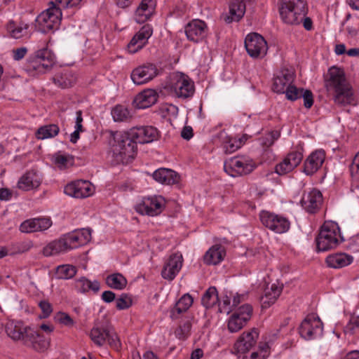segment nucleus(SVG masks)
<instances>
[{"mask_svg": "<svg viewBox=\"0 0 359 359\" xmlns=\"http://www.w3.org/2000/svg\"><path fill=\"white\" fill-rule=\"evenodd\" d=\"M325 85L329 94L332 96L334 104L337 106L357 104V96L352 86L346 80L342 69L335 66L330 67L325 80Z\"/></svg>", "mask_w": 359, "mask_h": 359, "instance_id": "nucleus-1", "label": "nucleus"}, {"mask_svg": "<svg viewBox=\"0 0 359 359\" xmlns=\"http://www.w3.org/2000/svg\"><path fill=\"white\" fill-rule=\"evenodd\" d=\"M129 132L116 133L111 144L112 157L116 163H128L137 154V143L130 137Z\"/></svg>", "mask_w": 359, "mask_h": 359, "instance_id": "nucleus-2", "label": "nucleus"}, {"mask_svg": "<svg viewBox=\"0 0 359 359\" xmlns=\"http://www.w3.org/2000/svg\"><path fill=\"white\" fill-rule=\"evenodd\" d=\"M55 63V56L48 48L37 50L29 56L24 65V69L29 74H43L49 71Z\"/></svg>", "mask_w": 359, "mask_h": 359, "instance_id": "nucleus-3", "label": "nucleus"}, {"mask_svg": "<svg viewBox=\"0 0 359 359\" xmlns=\"http://www.w3.org/2000/svg\"><path fill=\"white\" fill-rule=\"evenodd\" d=\"M306 13V4L303 0H284L280 8L283 20L290 25L299 24Z\"/></svg>", "mask_w": 359, "mask_h": 359, "instance_id": "nucleus-4", "label": "nucleus"}, {"mask_svg": "<svg viewBox=\"0 0 359 359\" xmlns=\"http://www.w3.org/2000/svg\"><path fill=\"white\" fill-rule=\"evenodd\" d=\"M339 229L334 223H324L316 238L318 251H327L339 244Z\"/></svg>", "mask_w": 359, "mask_h": 359, "instance_id": "nucleus-5", "label": "nucleus"}, {"mask_svg": "<svg viewBox=\"0 0 359 359\" xmlns=\"http://www.w3.org/2000/svg\"><path fill=\"white\" fill-rule=\"evenodd\" d=\"M62 19V11L51 1L50 6L39 14L36 20L39 29L43 33L57 29Z\"/></svg>", "mask_w": 359, "mask_h": 359, "instance_id": "nucleus-6", "label": "nucleus"}, {"mask_svg": "<svg viewBox=\"0 0 359 359\" xmlns=\"http://www.w3.org/2000/svg\"><path fill=\"white\" fill-rule=\"evenodd\" d=\"M256 168L253 160L246 156H235L226 161L224 164V171L231 177L250 174Z\"/></svg>", "mask_w": 359, "mask_h": 359, "instance_id": "nucleus-7", "label": "nucleus"}, {"mask_svg": "<svg viewBox=\"0 0 359 359\" xmlns=\"http://www.w3.org/2000/svg\"><path fill=\"white\" fill-rule=\"evenodd\" d=\"M323 330V323L314 314L308 315L299 327V333L305 340H312L320 337Z\"/></svg>", "mask_w": 359, "mask_h": 359, "instance_id": "nucleus-8", "label": "nucleus"}, {"mask_svg": "<svg viewBox=\"0 0 359 359\" xmlns=\"http://www.w3.org/2000/svg\"><path fill=\"white\" fill-rule=\"evenodd\" d=\"M252 313V307L245 304L238 308L229 317L227 327L230 332L241 330L250 320Z\"/></svg>", "mask_w": 359, "mask_h": 359, "instance_id": "nucleus-9", "label": "nucleus"}, {"mask_svg": "<svg viewBox=\"0 0 359 359\" xmlns=\"http://www.w3.org/2000/svg\"><path fill=\"white\" fill-rule=\"evenodd\" d=\"M172 90L176 97L187 99L193 96L195 92L194 81L183 73H177L173 78Z\"/></svg>", "mask_w": 359, "mask_h": 359, "instance_id": "nucleus-10", "label": "nucleus"}, {"mask_svg": "<svg viewBox=\"0 0 359 359\" xmlns=\"http://www.w3.org/2000/svg\"><path fill=\"white\" fill-rule=\"evenodd\" d=\"M245 47L249 55L254 58L264 57L268 49L265 39L260 34L255 32L246 36Z\"/></svg>", "mask_w": 359, "mask_h": 359, "instance_id": "nucleus-11", "label": "nucleus"}, {"mask_svg": "<svg viewBox=\"0 0 359 359\" xmlns=\"http://www.w3.org/2000/svg\"><path fill=\"white\" fill-rule=\"evenodd\" d=\"M259 217L262 224L276 233H285L290 228V222L282 216L263 210Z\"/></svg>", "mask_w": 359, "mask_h": 359, "instance_id": "nucleus-12", "label": "nucleus"}, {"mask_svg": "<svg viewBox=\"0 0 359 359\" xmlns=\"http://www.w3.org/2000/svg\"><path fill=\"white\" fill-rule=\"evenodd\" d=\"M64 192L74 198H83L93 194L94 187L89 181L77 180L65 186Z\"/></svg>", "mask_w": 359, "mask_h": 359, "instance_id": "nucleus-13", "label": "nucleus"}, {"mask_svg": "<svg viewBox=\"0 0 359 359\" xmlns=\"http://www.w3.org/2000/svg\"><path fill=\"white\" fill-rule=\"evenodd\" d=\"M208 30L206 23L198 19L191 20L184 27L187 39L194 43H198L205 39L208 34Z\"/></svg>", "mask_w": 359, "mask_h": 359, "instance_id": "nucleus-14", "label": "nucleus"}, {"mask_svg": "<svg viewBox=\"0 0 359 359\" xmlns=\"http://www.w3.org/2000/svg\"><path fill=\"white\" fill-rule=\"evenodd\" d=\"M158 74V69L153 64H147L135 68L130 74L133 83L142 85L154 79Z\"/></svg>", "mask_w": 359, "mask_h": 359, "instance_id": "nucleus-15", "label": "nucleus"}, {"mask_svg": "<svg viewBox=\"0 0 359 359\" xmlns=\"http://www.w3.org/2000/svg\"><path fill=\"white\" fill-rule=\"evenodd\" d=\"M128 132L137 144L150 143L156 140L159 137L158 130L153 126L134 127Z\"/></svg>", "mask_w": 359, "mask_h": 359, "instance_id": "nucleus-16", "label": "nucleus"}, {"mask_svg": "<svg viewBox=\"0 0 359 359\" xmlns=\"http://www.w3.org/2000/svg\"><path fill=\"white\" fill-rule=\"evenodd\" d=\"M163 204L161 196L144 198L142 203L136 206V210L142 215L156 216L162 212Z\"/></svg>", "mask_w": 359, "mask_h": 359, "instance_id": "nucleus-17", "label": "nucleus"}, {"mask_svg": "<svg viewBox=\"0 0 359 359\" xmlns=\"http://www.w3.org/2000/svg\"><path fill=\"white\" fill-rule=\"evenodd\" d=\"M23 344L37 352L45 351L49 345L43 335L39 334L32 328H29L22 340Z\"/></svg>", "mask_w": 359, "mask_h": 359, "instance_id": "nucleus-18", "label": "nucleus"}, {"mask_svg": "<svg viewBox=\"0 0 359 359\" xmlns=\"http://www.w3.org/2000/svg\"><path fill=\"white\" fill-rule=\"evenodd\" d=\"M152 28L149 25H144L133 37L128 48L130 53H135L142 49L152 35Z\"/></svg>", "mask_w": 359, "mask_h": 359, "instance_id": "nucleus-19", "label": "nucleus"}, {"mask_svg": "<svg viewBox=\"0 0 359 359\" xmlns=\"http://www.w3.org/2000/svg\"><path fill=\"white\" fill-rule=\"evenodd\" d=\"M303 158V154L297 151L289 153L281 163L276 165V172L280 175H285L292 171L299 165Z\"/></svg>", "mask_w": 359, "mask_h": 359, "instance_id": "nucleus-20", "label": "nucleus"}, {"mask_svg": "<svg viewBox=\"0 0 359 359\" xmlns=\"http://www.w3.org/2000/svg\"><path fill=\"white\" fill-rule=\"evenodd\" d=\"M258 335L259 334L256 329H253L250 332H244L234 344V353H244L249 351L255 344Z\"/></svg>", "mask_w": 359, "mask_h": 359, "instance_id": "nucleus-21", "label": "nucleus"}, {"mask_svg": "<svg viewBox=\"0 0 359 359\" xmlns=\"http://www.w3.org/2000/svg\"><path fill=\"white\" fill-rule=\"evenodd\" d=\"M42 178L40 174L34 170L26 172L18 180V188L27 191L37 189L41 184Z\"/></svg>", "mask_w": 359, "mask_h": 359, "instance_id": "nucleus-22", "label": "nucleus"}, {"mask_svg": "<svg viewBox=\"0 0 359 359\" xmlns=\"http://www.w3.org/2000/svg\"><path fill=\"white\" fill-rule=\"evenodd\" d=\"M182 261L181 255H172L161 271L163 278L169 280H173L182 268Z\"/></svg>", "mask_w": 359, "mask_h": 359, "instance_id": "nucleus-23", "label": "nucleus"}, {"mask_svg": "<svg viewBox=\"0 0 359 359\" xmlns=\"http://www.w3.org/2000/svg\"><path fill=\"white\" fill-rule=\"evenodd\" d=\"M322 202L321 192L315 189L304 195L301 201L302 207L309 213L316 212L320 208Z\"/></svg>", "mask_w": 359, "mask_h": 359, "instance_id": "nucleus-24", "label": "nucleus"}, {"mask_svg": "<svg viewBox=\"0 0 359 359\" xmlns=\"http://www.w3.org/2000/svg\"><path fill=\"white\" fill-rule=\"evenodd\" d=\"M325 158L323 150L312 152L304 161V171L307 175L314 174L323 165Z\"/></svg>", "mask_w": 359, "mask_h": 359, "instance_id": "nucleus-25", "label": "nucleus"}, {"mask_svg": "<svg viewBox=\"0 0 359 359\" xmlns=\"http://www.w3.org/2000/svg\"><path fill=\"white\" fill-rule=\"evenodd\" d=\"M29 327L25 326L22 321L8 320L5 324V331L8 337L14 341H22Z\"/></svg>", "mask_w": 359, "mask_h": 359, "instance_id": "nucleus-26", "label": "nucleus"}, {"mask_svg": "<svg viewBox=\"0 0 359 359\" xmlns=\"http://www.w3.org/2000/svg\"><path fill=\"white\" fill-rule=\"evenodd\" d=\"M158 93L153 89H146L137 94L133 101L136 108L146 109L154 104L158 100Z\"/></svg>", "mask_w": 359, "mask_h": 359, "instance_id": "nucleus-27", "label": "nucleus"}, {"mask_svg": "<svg viewBox=\"0 0 359 359\" xmlns=\"http://www.w3.org/2000/svg\"><path fill=\"white\" fill-rule=\"evenodd\" d=\"M245 4L241 0H232L229 5L228 14L223 15L224 22L230 24L233 22H238L245 15Z\"/></svg>", "mask_w": 359, "mask_h": 359, "instance_id": "nucleus-28", "label": "nucleus"}, {"mask_svg": "<svg viewBox=\"0 0 359 359\" xmlns=\"http://www.w3.org/2000/svg\"><path fill=\"white\" fill-rule=\"evenodd\" d=\"M110 325L105 323H96L90 332V337L93 343L102 346L107 341L109 335Z\"/></svg>", "mask_w": 359, "mask_h": 359, "instance_id": "nucleus-29", "label": "nucleus"}, {"mask_svg": "<svg viewBox=\"0 0 359 359\" xmlns=\"http://www.w3.org/2000/svg\"><path fill=\"white\" fill-rule=\"evenodd\" d=\"M69 250L67 243L62 236L57 240L53 241L43 248V255L46 257L55 256Z\"/></svg>", "mask_w": 359, "mask_h": 359, "instance_id": "nucleus-30", "label": "nucleus"}, {"mask_svg": "<svg viewBox=\"0 0 359 359\" xmlns=\"http://www.w3.org/2000/svg\"><path fill=\"white\" fill-rule=\"evenodd\" d=\"M294 80L293 74L288 70L283 71L274 78L273 90L278 93H284L287 87L291 86Z\"/></svg>", "mask_w": 359, "mask_h": 359, "instance_id": "nucleus-31", "label": "nucleus"}, {"mask_svg": "<svg viewBox=\"0 0 359 359\" xmlns=\"http://www.w3.org/2000/svg\"><path fill=\"white\" fill-rule=\"evenodd\" d=\"M53 81L58 87L66 88L76 82V76L69 69H62L55 74Z\"/></svg>", "mask_w": 359, "mask_h": 359, "instance_id": "nucleus-32", "label": "nucleus"}, {"mask_svg": "<svg viewBox=\"0 0 359 359\" xmlns=\"http://www.w3.org/2000/svg\"><path fill=\"white\" fill-rule=\"evenodd\" d=\"M152 176L156 182L164 184H173L177 183L180 180V177L176 172L167 168L156 170Z\"/></svg>", "mask_w": 359, "mask_h": 359, "instance_id": "nucleus-33", "label": "nucleus"}, {"mask_svg": "<svg viewBox=\"0 0 359 359\" xmlns=\"http://www.w3.org/2000/svg\"><path fill=\"white\" fill-rule=\"evenodd\" d=\"M225 254L223 246L215 245L205 252L203 257L204 262L208 265H216L224 259Z\"/></svg>", "mask_w": 359, "mask_h": 359, "instance_id": "nucleus-34", "label": "nucleus"}, {"mask_svg": "<svg viewBox=\"0 0 359 359\" xmlns=\"http://www.w3.org/2000/svg\"><path fill=\"white\" fill-rule=\"evenodd\" d=\"M353 257L346 253H335L330 255L326 258V263L329 267L339 269L345 267L352 263Z\"/></svg>", "mask_w": 359, "mask_h": 359, "instance_id": "nucleus-35", "label": "nucleus"}, {"mask_svg": "<svg viewBox=\"0 0 359 359\" xmlns=\"http://www.w3.org/2000/svg\"><path fill=\"white\" fill-rule=\"evenodd\" d=\"M154 8V0H142L135 13L136 21L139 23L146 21L152 15Z\"/></svg>", "mask_w": 359, "mask_h": 359, "instance_id": "nucleus-36", "label": "nucleus"}, {"mask_svg": "<svg viewBox=\"0 0 359 359\" xmlns=\"http://www.w3.org/2000/svg\"><path fill=\"white\" fill-rule=\"evenodd\" d=\"M282 290V286L275 283L272 284L270 287H267L264 295L261 299L262 307L267 308L274 304L281 294Z\"/></svg>", "mask_w": 359, "mask_h": 359, "instance_id": "nucleus-37", "label": "nucleus"}, {"mask_svg": "<svg viewBox=\"0 0 359 359\" xmlns=\"http://www.w3.org/2000/svg\"><path fill=\"white\" fill-rule=\"evenodd\" d=\"M193 302V298L189 294H184L175 304L174 308L171 310V318H176L177 315L187 311L192 305Z\"/></svg>", "mask_w": 359, "mask_h": 359, "instance_id": "nucleus-38", "label": "nucleus"}, {"mask_svg": "<svg viewBox=\"0 0 359 359\" xmlns=\"http://www.w3.org/2000/svg\"><path fill=\"white\" fill-rule=\"evenodd\" d=\"M60 131V128L56 124H48L41 126L36 132V137L39 140H44L55 137Z\"/></svg>", "mask_w": 359, "mask_h": 359, "instance_id": "nucleus-39", "label": "nucleus"}, {"mask_svg": "<svg viewBox=\"0 0 359 359\" xmlns=\"http://www.w3.org/2000/svg\"><path fill=\"white\" fill-rule=\"evenodd\" d=\"M127 283L126 278L119 273L109 275L106 278L107 285L114 290H121L124 289Z\"/></svg>", "mask_w": 359, "mask_h": 359, "instance_id": "nucleus-40", "label": "nucleus"}, {"mask_svg": "<svg viewBox=\"0 0 359 359\" xmlns=\"http://www.w3.org/2000/svg\"><path fill=\"white\" fill-rule=\"evenodd\" d=\"M28 27L27 24L24 22L17 24L13 21L9 22L6 26L11 36L15 39H20L24 36L27 34Z\"/></svg>", "mask_w": 359, "mask_h": 359, "instance_id": "nucleus-41", "label": "nucleus"}, {"mask_svg": "<svg viewBox=\"0 0 359 359\" xmlns=\"http://www.w3.org/2000/svg\"><path fill=\"white\" fill-rule=\"evenodd\" d=\"M52 160L53 163L60 169H65L72 166L74 163V157L69 154H65L61 151L55 153Z\"/></svg>", "mask_w": 359, "mask_h": 359, "instance_id": "nucleus-42", "label": "nucleus"}, {"mask_svg": "<svg viewBox=\"0 0 359 359\" xmlns=\"http://www.w3.org/2000/svg\"><path fill=\"white\" fill-rule=\"evenodd\" d=\"M218 301V294L215 287H210L201 299L202 304L206 308L212 307Z\"/></svg>", "mask_w": 359, "mask_h": 359, "instance_id": "nucleus-43", "label": "nucleus"}, {"mask_svg": "<svg viewBox=\"0 0 359 359\" xmlns=\"http://www.w3.org/2000/svg\"><path fill=\"white\" fill-rule=\"evenodd\" d=\"M76 287L81 292H86L89 290H93L94 292H97L100 290V283L97 280L91 282L85 277L79 278L76 281Z\"/></svg>", "mask_w": 359, "mask_h": 359, "instance_id": "nucleus-44", "label": "nucleus"}, {"mask_svg": "<svg viewBox=\"0 0 359 359\" xmlns=\"http://www.w3.org/2000/svg\"><path fill=\"white\" fill-rule=\"evenodd\" d=\"M76 268L70 264H63L56 268L55 274L59 279H70L76 273Z\"/></svg>", "mask_w": 359, "mask_h": 359, "instance_id": "nucleus-45", "label": "nucleus"}, {"mask_svg": "<svg viewBox=\"0 0 359 359\" xmlns=\"http://www.w3.org/2000/svg\"><path fill=\"white\" fill-rule=\"evenodd\" d=\"M111 115L114 121H126L130 118L128 109L121 105L116 106L111 111Z\"/></svg>", "mask_w": 359, "mask_h": 359, "instance_id": "nucleus-46", "label": "nucleus"}, {"mask_svg": "<svg viewBox=\"0 0 359 359\" xmlns=\"http://www.w3.org/2000/svg\"><path fill=\"white\" fill-rule=\"evenodd\" d=\"M242 145L241 139H236L231 137H226L223 142V149L226 153L231 154L238 150Z\"/></svg>", "mask_w": 359, "mask_h": 359, "instance_id": "nucleus-47", "label": "nucleus"}, {"mask_svg": "<svg viewBox=\"0 0 359 359\" xmlns=\"http://www.w3.org/2000/svg\"><path fill=\"white\" fill-rule=\"evenodd\" d=\"M63 236L66 241V243H67V246L69 250L76 248L81 245H83L82 243H80L79 236L76 231L65 234Z\"/></svg>", "mask_w": 359, "mask_h": 359, "instance_id": "nucleus-48", "label": "nucleus"}, {"mask_svg": "<svg viewBox=\"0 0 359 359\" xmlns=\"http://www.w3.org/2000/svg\"><path fill=\"white\" fill-rule=\"evenodd\" d=\"M303 90L304 88H297L295 86L291 84V86L287 87L286 91L284 93H285L287 100L294 101L301 98Z\"/></svg>", "mask_w": 359, "mask_h": 359, "instance_id": "nucleus-49", "label": "nucleus"}, {"mask_svg": "<svg viewBox=\"0 0 359 359\" xmlns=\"http://www.w3.org/2000/svg\"><path fill=\"white\" fill-rule=\"evenodd\" d=\"M20 230L23 233H32L38 231L36 219H30L23 222L20 226Z\"/></svg>", "mask_w": 359, "mask_h": 359, "instance_id": "nucleus-50", "label": "nucleus"}, {"mask_svg": "<svg viewBox=\"0 0 359 359\" xmlns=\"http://www.w3.org/2000/svg\"><path fill=\"white\" fill-rule=\"evenodd\" d=\"M132 305V299L127 294H122L119 298L116 300V307L118 310L128 309Z\"/></svg>", "mask_w": 359, "mask_h": 359, "instance_id": "nucleus-51", "label": "nucleus"}, {"mask_svg": "<svg viewBox=\"0 0 359 359\" xmlns=\"http://www.w3.org/2000/svg\"><path fill=\"white\" fill-rule=\"evenodd\" d=\"M191 324L187 321L179 327L175 331V334L180 339H185L190 334Z\"/></svg>", "mask_w": 359, "mask_h": 359, "instance_id": "nucleus-52", "label": "nucleus"}, {"mask_svg": "<svg viewBox=\"0 0 359 359\" xmlns=\"http://www.w3.org/2000/svg\"><path fill=\"white\" fill-rule=\"evenodd\" d=\"M280 136L278 131H271L262 139V145L265 148L271 147Z\"/></svg>", "mask_w": 359, "mask_h": 359, "instance_id": "nucleus-53", "label": "nucleus"}, {"mask_svg": "<svg viewBox=\"0 0 359 359\" xmlns=\"http://www.w3.org/2000/svg\"><path fill=\"white\" fill-rule=\"evenodd\" d=\"M109 335H107V341L111 347L114 348L116 350H118L121 347V341L119 338L118 337L116 333L114 331V329L110 326Z\"/></svg>", "mask_w": 359, "mask_h": 359, "instance_id": "nucleus-54", "label": "nucleus"}, {"mask_svg": "<svg viewBox=\"0 0 359 359\" xmlns=\"http://www.w3.org/2000/svg\"><path fill=\"white\" fill-rule=\"evenodd\" d=\"M350 172L354 180H359V151L355 154L350 165Z\"/></svg>", "mask_w": 359, "mask_h": 359, "instance_id": "nucleus-55", "label": "nucleus"}, {"mask_svg": "<svg viewBox=\"0 0 359 359\" xmlns=\"http://www.w3.org/2000/svg\"><path fill=\"white\" fill-rule=\"evenodd\" d=\"M359 327V316H351L349 322L344 327V332L346 334H353L355 328Z\"/></svg>", "mask_w": 359, "mask_h": 359, "instance_id": "nucleus-56", "label": "nucleus"}, {"mask_svg": "<svg viewBox=\"0 0 359 359\" xmlns=\"http://www.w3.org/2000/svg\"><path fill=\"white\" fill-rule=\"evenodd\" d=\"M79 236L80 243L83 245L87 244L91 240V230L90 229H81L76 230Z\"/></svg>", "mask_w": 359, "mask_h": 359, "instance_id": "nucleus-57", "label": "nucleus"}, {"mask_svg": "<svg viewBox=\"0 0 359 359\" xmlns=\"http://www.w3.org/2000/svg\"><path fill=\"white\" fill-rule=\"evenodd\" d=\"M81 0H55V4L62 11V8H72L78 6Z\"/></svg>", "mask_w": 359, "mask_h": 359, "instance_id": "nucleus-58", "label": "nucleus"}, {"mask_svg": "<svg viewBox=\"0 0 359 359\" xmlns=\"http://www.w3.org/2000/svg\"><path fill=\"white\" fill-rule=\"evenodd\" d=\"M13 197H18V193L16 191H13L8 188L0 189V201H10Z\"/></svg>", "mask_w": 359, "mask_h": 359, "instance_id": "nucleus-59", "label": "nucleus"}, {"mask_svg": "<svg viewBox=\"0 0 359 359\" xmlns=\"http://www.w3.org/2000/svg\"><path fill=\"white\" fill-rule=\"evenodd\" d=\"M39 306L42 311V315L41 316V318H48L53 311L52 305L46 300L41 301L39 303Z\"/></svg>", "mask_w": 359, "mask_h": 359, "instance_id": "nucleus-60", "label": "nucleus"}, {"mask_svg": "<svg viewBox=\"0 0 359 359\" xmlns=\"http://www.w3.org/2000/svg\"><path fill=\"white\" fill-rule=\"evenodd\" d=\"M38 231H43L48 229L51 225L52 222L49 218H35Z\"/></svg>", "mask_w": 359, "mask_h": 359, "instance_id": "nucleus-61", "label": "nucleus"}, {"mask_svg": "<svg viewBox=\"0 0 359 359\" xmlns=\"http://www.w3.org/2000/svg\"><path fill=\"white\" fill-rule=\"evenodd\" d=\"M301 97L304 99V105L306 108H311L313 104V97L311 90H303L302 95Z\"/></svg>", "mask_w": 359, "mask_h": 359, "instance_id": "nucleus-62", "label": "nucleus"}, {"mask_svg": "<svg viewBox=\"0 0 359 359\" xmlns=\"http://www.w3.org/2000/svg\"><path fill=\"white\" fill-rule=\"evenodd\" d=\"M57 320L61 323L66 326L71 327L74 325V320L67 313H58L57 316Z\"/></svg>", "mask_w": 359, "mask_h": 359, "instance_id": "nucleus-63", "label": "nucleus"}, {"mask_svg": "<svg viewBox=\"0 0 359 359\" xmlns=\"http://www.w3.org/2000/svg\"><path fill=\"white\" fill-rule=\"evenodd\" d=\"M27 53V49L25 47H21L13 50V57L15 60H20L22 59Z\"/></svg>", "mask_w": 359, "mask_h": 359, "instance_id": "nucleus-64", "label": "nucleus"}]
</instances>
